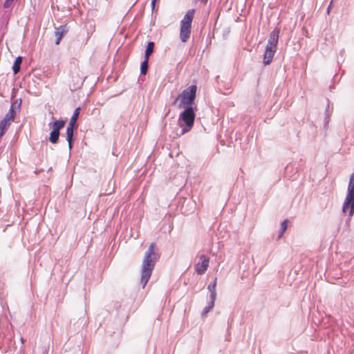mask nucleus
Masks as SVG:
<instances>
[{"label":"nucleus","mask_w":354,"mask_h":354,"mask_svg":"<svg viewBox=\"0 0 354 354\" xmlns=\"http://www.w3.org/2000/svg\"><path fill=\"white\" fill-rule=\"evenodd\" d=\"M331 4H332V2L330 3V6H328V12H329V9H330V7H331Z\"/></svg>","instance_id":"nucleus-23"},{"label":"nucleus","mask_w":354,"mask_h":354,"mask_svg":"<svg viewBox=\"0 0 354 354\" xmlns=\"http://www.w3.org/2000/svg\"><path fill=\"white\" fill-rule=\"evenodd\" d=\"M288 220L286 219L281 223L280 232H279V238L282 237L283 233L286 232V230L287 229V226H288Z\"/></svg>","instance_id":"nucleus-19"},{"label":"nucleus","mask_w":354,"mask_h":354,"mask_svg":"<svg viewBox=\"0 0 354 354\" xmlns=\"http://www.w3.org/2000/svg\"><path fill=\"white\" fill-rule=\"evenodd\" d=\"M153 48H154V43L153 41L148 42L147 49L145 50V58H147V59L149 58V56L153 51Z\"/></svg>","instance_id":"nucleus-16"},{"label":"nucleus","mask_w":354,"mask_h":354,"mask_svg":"<svg viewBox=\"0 0 354 354\" xmlns=\"http://www.w3.org/2000/svg\"><path fill=\"white\" fill-rule=\"evenodd\" d=\"M22 62V57H17L15 61V63L12 66V70L14 74H17L20 71V66Z\"/></svg>","instance_id":"nucleus-14"},{"label":"nucleus","mask_w":354,"mask_h":354,"mask_svg":"<svg viewBox=\"0 0 354 354\" xmlns=\"http://www.w3.org/2000/svg\"><path fill=\"white\" fill-rule=\"evenodd\" d=\"M217 279L215 278L212 284H209L207 287L210 292V297L212 300H215L216 297V286Z\"/></svg>","instance_id":"nucleus-12"},{"label":"nucleus","mask_w":354,"mask_h":354,"mask_svg":"<svg viewBox=\"0 0 354 354\" xmlns=\"http://www.w3.org/2000/svg\"><path fill=\"white\" fill-rule=\"evenodd\" d=\"M200 1L203 2V3H206L207 0H200Z\"/></svg>","instance_id":"nucleus-24"},{"label":"nucleus","mask_w":354,"mask_h":354,"mask_svg":"<svg viewBox=\"0 0 354 354\" xmlns=\"http://www.w3.org/2000/svg\"><path fill=\"white\" fill-rule=\"evenodd\" d=\"M14 118V111L12 109H10L0 122L8 128Z\"/></svg>","instance_id":"nucleus-10"},{"label":"nucleus","mask_w":354,"mask_h":354,"mask_svg":"<svg viewBox=\"0 0 354 354\" xmlns=\"http://www.w3.org/2000/svg\"><path fill=\"white\" fill-rule=\"evenodd\" d=\"M194 14V9L189 10L180 21V39L184 43L187 42L190 37Z\"/></svg>","instance_id":"nucleus-3"},{"label":"nucleus","mask_w":354,"mask_h":354,"mask_svg":"<svg viewBox=\"0 0 354 354\" xmlns=\"http://www.w3.org/2000/svg\"><path fill=\"white\" fill-rule=\"evenodd\" d=\"M75 127L68 125L66 128V139L68 142V147L70 149L72 148V142L73 137V131Z\"/></svg>","instance_id":"nucleus-11"},{"label":"nucleus","mask_w":354,"mask_h":354,"mask_svg":"<svg viewBox=\"0 0 354 354\" xmlns=\"http://www.w3.org/2000/svg\"><path fill=\"white\" fill-rule=\"evenodd\" d=\"M80 107L76 108L74 111V113H73L72 117L71 118L68 125L75 127V124H76L77 120L78 118V116L80 115Z\"/></svg>","instance_id":"nucleus-13"},{"label":"nucleus","mask_w":354,"mask_h":354,"mask_svg":"<svg viewBox=\"0 0 354 354\" xmlns=\"http://www.w3.org/2000/svg\"><path fill=\"white\" fill-rule=\"evenodd\" d=\"M59 132L57 131L52 130L50 133L49 140L52 143H56L58 141Z\"/></svg>","instance_id":"nucleus-17"},{"label":"nucleus","mask_w":354,"mask_h":354,"mask_svg":"<svg viewBox=\"0 0 354 354\" xmlns=\"http://www.w3.org/2000/svg\"><path fill=\"white\" fill-rule=\"evenodd\" d=\"M199 259L200 261L195 265L194 268L198 274H203L209 267V259L205 254H202L199 257Z\"/></svg>","instance_id":"nucleus-8"},{"label":"nucleus","mask_w":354,"mask_h":354,"mask_svg":"<svg viewBox=\"0 0 354 354\" xmlns=\"http://www.w3.org/2000/svg\"><path fill=\"white\" fill-rule=\"evenodd\" d=\"M148 62H149V59H147L145 57V60L142 62L141 67H140L141 74L145 75L147 73V71L148 70Z\"/></svg>","instance_id":"nucleus-18"},{"label":"nucleus","mask_w":354,"mask_h":354,"mask_svg":"<svg viewBox=\"0 0 354 354\" xmlns=\"http://www.w3.org/2000/svg\"><path fill=\"white\" fill-rule=\"evenodd\" d=\"M342 211L344 213L349 211L350 217L353 216L354 214V172L351 174L349 178L346 196L343 204Z\"/></svg>","instance_id":"nucleus-6"},{"label":"nucleus","mask_w":354,"mask_h":354,"mask_svg":"<svg viewBox=\"0 0 354 354\" xmlns=\"http://www.w3.org/2000/svg\"><path fill=\"white\" fill-rule=\"evenodd\" d=\"M7 129V127H6L5 125L0 122V138H1L3 136Z\"/></svg>","instance_id":"nucleus-21"},{"label":"nucleus","mask_w":354,"mask_h":354,"mask_svg":"<svg viewBox=\"0 0 354 354\" xmlns=\"http://www.w3.org/2000/svg\"><path fill=\"white\" fill-rule=\"evenodd\" d=\"M65 124L66 122L64 120H56L55 122H53V130L57 131L59 132V130L65 126Z\"/></svg>","instance_id":"nucleus-15"},{"label":"nucleus","mask_w":354,"mask_h":354,"mask_svg":"<svg viewBox=\"0 0 354 354\" xmlns=\"http://www.w3.org/2000/svg\"><path fill=\"white\" fill-rule=\"evenodd\" d=\"M214 301H215V300H212V299H211V302H210L209 306H207V307H205V309H204V310H203V312H204V313H205V314H207L208 312H209V310H210L211 309H212V308H213V307H214Z\"/></svg>","instance_id":"nucleus-20"},{"label":"nucleus","mask_w":354,"mask_h":354,"mask_svg":"<svg viewBox=\"0 0 354 354\" xmlns=\"http://www.w3.org/2000/svg\"><path fill=\"white\" fill-rule=\"evenodd\" d=\"M71 64H73L75 66L74 70L70 71V87L72 90L75 91L82 87L84 82V77L81 73L78 61L73 58L71 60Z\"/></svg>","instance_id":"nucleus-7"},{"label":"nucleus","mask_w":354,"mask_h":354,"mask_svg":"<svg viewBox=\"0 0 354 354\" xmlns=\"http://www.w3.org/2000/svg\"><path fill=\"white\" fill-rule=\"evenodd\" d=\"M14 0H6V1L4 2V8H8L9 7L11 6V5L12 4Z\"/></svg>","instance_id":"nucleus-22"},{"label":"nucleus","mask_w":354,"mask_h":354,"mask_svg":"<svg viewBox=\"0 0 354 354\" xmlns=\"http://www.w3.org/2000/svg\"><path fill=\"white\" fill-rule=\"evenodd\" d=\"M196 113L192 106L185 108L179 115V125L183 128V133L189 132L194 124Z\"/></svg>","instance_id":"nucleus-4"},{"label":"nucleus","mask_w":354,"mask_h":354,"mask_svg":"<svg viewBox=\"0 0 354 354\" xmlns=\"http://www.w3.org/2000/svg\"><path fill=\"white\" fill-rule=\"evenodd\" d=\"M196 85H192L189 86L178 95L174 101V104L179 102V104H178V107L179 109L192 106L194 103L196 97Z\"/></svg>","instance_id":"nucleus-2"},{"label":"nucleus","mask_w":354,"mask_h":354,"mask_svg":"<svg viewBox=\"0 0 354 354\" xmlns=\"http://www.w3.org/2000/svg\"><path fill=\"white\" fill-rule=\"evenodd\" d=\"M279 33V30L274 29L272 32H271L270 35V37L263 55V63L265 65L270 64L272 60L277 49Z\"/></svg>","instance_id":"nucleus-5"},{"label":"nucleus","mask_w":354,"mask_h":354,"mask_svg":"<svg viewBox=\"0 0 354 354\" xmlns=\"http://www.w3.org/2000/svg\"><path fill=\"white\" fill-rule=\"evenodd\" d=\"M68 32V28L66 25L61 26L55 32V35L56 37L55 44L58 45L60 43V41L62 37Z\"/></svg>","instance_id":"nucleus-9"},{"label":"nucleus","mask_w":354,"mask_h":354,"mask_svg":"<svg viewBox=\"0 0 354 354\" xmlns=\"http://www.w3.org/2000/svg\"><path fill=\"white\" fill-rule=\"evenodd\" d=\"M156 250V243H151L144 255L141 269V283L143 288L149 281L152 271L154 269L156 262L160 257L159 254Z\"/></svg>","instance_id":"nucleus-1"}]
</instances>
